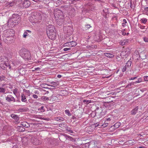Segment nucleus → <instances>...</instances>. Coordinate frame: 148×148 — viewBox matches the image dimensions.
<instances>
[{
	"label": "nucleus",
	"instance_id": "nucleus-1",
	"mask_svg": "<svg viewBox=\"0 0 148 148\" xmlns=\"http://www.w3.org/2000/svg\"><path fill=\"white\" fill-rule=\"evenodd\" d=\"M11 30L9 29L4 31L3 34V38L4 41L6 43H12L13 37L10 32Z\"/></svg>",
	"mask_w": 148,
	"mask_h": 148
},
{
	"label": "nucleus",
	"instance_id": "nucleus-2",
	"mask_svg": "<svg viewBox=\"0 0 148 148\" xmlns=\"http://www.w3.org/2000/svg\"><path fill=\"white\" fill-rule=\"evenodd\" d=\"M21 56L25 60H31V55L29 51L25 49H22L19 51Z\"/></svg>",
	"mask_w": 148,
	"mask_h": 148
},
{
	"label": "nucleus",
	"instance_id": "nucleus-3",
	"mask_svg": "<svg viewBox=\"0 0 148 148\" xmlns=\"http://www.w3.org/2000/svg\"><path fill=\"white\" fill-rule=\"evenodd\" d=\"M12 22L15 23V25L18 24L21 20L20 16L18 14H13L11 18Z\"/></svg>",
	"mask_w": 148,
	"mask_h": 148
},
{
	"label": "nucleus",
	"instance_id": "nucleus-4",
	"mask_svg": "<svg viewBox=\"0 0 148 148\" xmlns=\"http://www.w3.org/2000/svg\"><path fill=\"white\" fill-rule=\"evenodd\" d=\"M132 64V60L130 58L127 61L125 65L122 69V71L124 72L125 71H128L130 69Z\"/></svg>",
	"mask_w": 148,
	"mask_h": 148
},
{
	"label": "nucleus",
	"instance_id": "nucleus-5",
	"mask_svg": "<svg viewBox=\"0 0 148 148\" xmlns=\"http://www.w3.org/2000/svg\"><path fill=\"white\" fill-rule=\"evenodd\" d=\"M63 29L64 32L69 36L71 35L73 33V30L71 26L64 27Z\"/></svg>",
	"mask_w": 148,
	"mask_h": 148
},
{
	"label": "nucleus",
	"instance_id": "nucleus-6",
	"mask_svg": "<svg viewBox=\"0 0 148 148\" xmlns=\"http://www.w3.org/2000/svg\"><path fill=\"white\" fill-rule=\"evenodd\" d=\"M63 12L60 10H57L54 12V15L56 18L62 19L63 18Z\"/></svg>",
	"mask_w": 148,
	"mask_h": 148
},
{
	"label": "nucleus",
	"instance_id": "nucleus-7",
	"mask_svg": "<svg viewBox=\"0 0 148 148\" xmlns=\"http://www.w3.org/2000/svg\"><path fill=\"white\" fill-rule=\"evenodd\" d=\"M32 15L34 16L36 19L37 20V23H39L42 18V14L38 12H32Z\"/></svg>",
	"mask_w": 148,
	"mask_h": 148
},
{
	"label": "nucleus",
	"instance_id": "nucleus-8",
	"mask_svg": "<svg viewBox=\"0 0 148 148\" xmlns=\"http://www.w3.org/2000/svg\"><path fill=\"white\" fill-rule=\"evenodd\" d=\"M130 53V51L129 48L125 49L121 53V55L123 58L124 56L126 58Z\"/></svg>",
	"mask_w": 148,
	"mask_h": 148
},
{
	"label": "nucleus",
	"instance_id": "nucleus-9",
	"mask_svg": "<svg viewBox=\"0 0 148 148\" xmlns=\"http://www.w3.org/2000/svg\"><path fill=\"white\" fill-rule=\"evenodd\" d=\"M49 38L52 40L55 39L56 37V32H49L48 34Z\"/></svg>",
	"mask_w": 148,
	"mask_h": 148
},
{
	"label": "nucleus",
	"instance_id": "nucleus-10",
	"mask_svg": "<svg viewBox=\"0 0 148 148\" xmlns=\"http://www.w3.org/2000/svg\"><path fill=\"white\" fill-rule=\"evenodd\" d=\"M5 100L8 102H15L16 100L14 97L11 95H8L5 98Z\"/></svg>",
	"mask_w": 148,
	"mask_h": 148
},
{
	"label": "nucleus",
	"instance_id": "nucleus-11",
	"mask_svg": "<svg viewBox=\"0 0 148 148\" xmlns=\"http://www.w3.org/2000/svg\"><path fill=\"white\" fill-rule=\"evenodd\" d=\"M47 31H49V32H56L54 26L52 25H49L47 27Z\"/></svg>",
	"mask_w": 148,
	"mask_h": 148
},
{
	"label": "nucleus",
	"instance_id": "nucleus-12",
	"mask_svg": "<svg viewBox=\"0 0 148 148\" xmlns=\"http://www.w3.org/2000/svg\"><path fill=\"white\" fill-rule=\"evenodd\" d=\"M3 65V66H2V67H0L2 69L4 70L7 69V68H8L9 69H10L11 68V66H10V64L7 61H6Z\"/></svg>",
	"mask_w": 148,
	"mask_h": 148
},
{
	"label": "nucleus",
	"instance_id": "nucleus-13",
	"mask_svg": "<svg viewBox=\"0 0 148 148\" xmlns=\"http://www.w3.org/2000/svg\"><path fill=\"white\" fill-rule=\"evenodd\" d=\"M69 10L67 12V13L70 15L73 16L75 14V10L71 6H69Z\"/></svg>",
	"mask_w": 148,
	"mask_h": 148
},
{
	"label": "nucleus",
	"instance_id": "nucleus-14",
	"mask_svg": "<svg viewBox=\"0 0 148 148\" xmlns=\"http://www.w3.org/2000/svg\"><path fill=\"white\" fill-rule=\"evenodd\" d=\"M36 19L33 15H32V13L31 15L29 17V20L32 23H37V21Z\"/></svg>",
	"mask_w": 148,
	"mask_h": 148
},
{
	"label": "nucleus",
	"instance_id": "nucleus-15",
	"mask_svg": "<svg viewBox=\"0 0 148 148\" xmlns=\"http://www.w3.org/2000/svg\"><path fill=\"white\" fill-rule=\"evenodd\" d=\"M22 4L23 7L28 8L30 5V2L28 0H25L22 2Z\"/></svg>",
	"mask_w": 148,
	"mask_h": 148
},
{
	"label": "nucleus",
	"instance_id": "nucleus-16",
	"mask_svg": "<svg viewBox=\"0 0 148 148\" xmlns=\"http://www.w3.org/2000/svg\"><path fill=\"white\" fill-rule=\"evenodd\" d=\"M95 129V126L92 125L86 127V131L89 133L94 131Z\"/></svg>",
	"mask_w": 148,
	"mask_h": 148
},
{
	"label": "nucleus",
	"instance_id": "nucleus-17",
	"mask_svg": "<svg viewBox=\"0 0 148 148\" xmlns=\"http://www.w3.org/2000/svg\"><path fill=\"white\" fill-rule=\"evenodd\" d=\"M8 60V59L5 56L0 57V66L2 67L3 64Z\"/></svg>",
	"mask_w": 148,
	"mask_h": 148
},
{
	"label": "nucleus",
	"instance_id": "nucleus-18",
	"mask_svg": "<svg viewBox=\"0 0 148 148\" xmlns=\"http://www.w3.org/2000/svg\"><path fill=\"white\" fill-rule=\"evenodd\" d=\"M138 106L136 107L131 111V114L132 115H135L137 112L138 109Z\"/></svg>",
	"mask_w": 148,
	"mask_h": 148
},
{
	"label": "nucleus",
	"instance_id": "nucleus-19",
	"mask_svg": "<svg viewBox=\"0 0 148 148\" xmlns=\"http://www.w3.org/2000/svg\"><path fill=\"white\" fill-rule=\"evenodd\" d=\"M122 57H123L121 54L118 55L116 57V60L117 62H121L123 60Z\"/></svg>",
	"mask_w": 148,
	"mask_h": 148
},
{
	"label": "nucleus",
	"instance_id": "nucleus-20",
	"mask_svg": "<svg viewBox=\"0 0 148 148\" xmlns=\"http://www.w3.org/2000/svg\"><path fill=\"white\" fill-rule=\"evenodd\" d=\"M21 100L22 102L27 103V99L24 94H22L21 96Z\"/></svg>",
	"mask_w": 148,
	"mask_h": 148
},
{
	"label": "nucleus",
	"instance_id": "nucleus-21",
	"mask_svg": "<svg viewBox=\"0 0 148 148\" xmlns=\"http://www.w3.org/2000/svg\"><path fill=\"white\" fill-rule=\"evenodd\" d=\"M89 148H98L95 146V144L94 142H89Z\"/></svg>",
	"mask_w": 148,
	"mask_h": 148
},
{
	"label": "nucleus",
	"instance_id": "nucleus-22",
	"mask_svg": "<svg viewBox=\"0 0 148 148\" xmlns=\"http://www.w3.org/2000/svg\"><path fill=\"white\" fill-rule=\"evenodd\" d=\"M21 125L23 127H29L30 125L27 122H23L21 123Z\"/></svg>",
	"mask_w": 148,
	"mask_h": 148
},
{
	"label": "nucleus",
	"instance_id": "nucleus-23",
	"mask_svg": "<svg viewBox=\"0 0 148 148\" xmlns=\"http://www.w3.org/2000/svg\"><path fill=\"white\" fill-rule=\"evenodd\" d=\"M90 144L89 142L83 144L82 145V147L84 148H89Z\"/></svg>",
	"mask_w": 148,
	"mask_h": 148
},
{
	"label": "nucleus",
	"instance_id": "nucleus-24",
	"mask_svg": "<svg viewBox=\"0 0 148 148\" xmlns=\"http://www.w3.org/2000/svg\"><path fill=\"white\" fill-rule=\"evenodd\" d=\"M70 5H64L62 6V8H63V9L67 11V12L68 11V10H69V6H71Z\"/></svg>",
	"mask_w": 148,
	"mask_h": 148
},
{
	"label": "nucleus",
	"instance_id": "nucleus-25",
	"mask_svg": "<svg viewBox=\"0 0 148 148\" xmlns=\"http://www.w3.org/2000/svg\"><path fill=\"white\" fill-rule=\"evenodd\" d=\"M105 55L106 57L109 58H112L114 56L113 55L108 53H105Z\"/></svg>",
	"mask_w": 148,
	"mask_h": 148
},
{
	"label": "nucleus",
	"instance_id": "nucleus-26",
	"mask_svg": "<svg viewBox=\"0 0 148 148\" xmlns=\"http://www.w3.org/2000/svg\"><path fill=\"white\" fill-rule=\"evenodd\" d=\"M93 125H94L95 126V129H97L96 127H100L102 126L101 124V125L100 124V123L99 122H97L96 123H95L94 124H92Z\"/></svg>",
	"mask_w": 148,
	"mask_h": 148
},
{
	"label": "nucleus",
	"instance_id": "nucleus-27",
	"mask_svg": "<svg viewBox=\"0 0 148 148\" xmlns=\"http://www.w3.org/2000/svg\"><path fill=\"white\" fill-rule=\"evenodd\" d=\"M11 117L13 119H16L17 120L19 119L17 115L15 114H12L11 115Z\"/></svg>",
	"mask_w": 148,
	"mask_h": 148
},
{
	"label": "nucleus",
	"instance_id": "nucleus-28",
	"mask_svg": "<svg viewBox=\"0 0 148 148\" xmlns=\"http://www.w3.org/2000/svg\"><path fill=\"white\" fill-rule=\"evenodd\" d=\"M61 19H57V24L59 25H61L62 24V20H61Z\"/></svg>",
	"mask_w": 148,
	"mask_h": 148
},
{
	"label": "nucleus",
	"instance_id": "nucleus-29",
	"mask_svg": "<svg viewBox=\"0 0 148 148\" xmlns=\"http://www.w3.org/2000/svg\"><path fill=\"white\" fill-rule=\"evenodd\" d=\"M49 98L45 96H42L41 97V99L44 101H48L49 100Z\"/></svg>",
	"mask_w": 148,
	"mask_h": 148
},
{
	"label": "nucleus",
	"instance_id": "nucleus-30",
	"mask_svg": "<svg viewBox=\"0 0 148 148\" xmlns=\"http://www.w3.org/2000/svg\"><path fill=\"white\" fill-rule=\"evenodd\" d=\"M120 125L121 124L120 123L117 122L115 123L114 126L115 128H117L120 126Z\"/></svg>",
	"mask_w": 148,
	"mask_h": 148
},
{
	"label": "nucleus",
	"instance_id": "nucleus-31",
	"mask_svg": "<svg viewBox=\"0 0 148 148\" xmlns=\"http://www.w3.org/2000/svg\"><path fill=\"white\" fill-rule=\"evenodd\" d=\"M6 89L3 87L0 88V93H5Z\"/></svg>",
	"mask_w": 148,
	"mask_h": 148
},
{
	"label": "nucleus",
	"instance_id": "nucleus-32",
	"mask_svg": "<svg viewBox=\"0 0 148 148\" xmlns=\"http://www.w3.org/2000/svg\"><path fill=\"white\" fill-rule=\"evenodd\" d=\"M83 102L86 104H87L89 103H90L91 102V100H84L83 101Z\"/></svg>",
	"mask_w": 148,
	"mask_h": 148
},
{
	"label": "nucleus",
	"instance_id": "nucleus-33",
	"mask_svg": "<svg viewBox=\"0 0 148 148\" xmlns=\"http://www.w3.org/2000/svg\"><path fill=\"white\" fill-rule=\"evenodd\" d=\"M5 77L3 75L0 76V82L5 80Z\"/></svg>",
	"mask_w": 148,
	"mask_h": 148
},
{
	"label": "nucleus",
	"instance_id": "nucleus-34",
	"mask_svg": "<svg viewBox=\"0 0 148 148\" xmlns=\"http://www.w3.org/2000/svg\"><path fill=\"white\" fill-rule=\"evenodd\" d=\"M64 112L65 113L67 114L69 116H71V114L69 110H66L64 111Z\"/></svg>",
	"mask_w": 148,
	"mask_h": 148
},
{
	"label": "nucleus",
	"instance_id": "nucleus-35",
	"mask_svg": "<svg viewBox=\"0 0 148 148\" xmlns=\"http://www.w3.org/2000/svg\"><path fill=\"white\" fill-rule=\"evenodd\" d=\"M71 44V42H67L65 44V46H67L69 47H72Z\"/></svg>",
	"mask_w": 148,
	"mask_h": 148
},
{
	"label": "nucleus",
	"instance_id": "nucleus-36",
	"mask_svg": "<svg viewBox=\"0 0 148 148\" xmlns=\"http://www.w3.org/2000/svg\"><path fill=\"white\" fill-rule=\"evenodd\" d=\"M66 130L69 132L72 133H73V131L72 130H71L70 127L68 126H67L66 127Z\"/></svg>",
	"mask_w": 148,
	"mask_h": 148
},
{
	"label": "nucleus",
	"instance_id": "nucleus-37",
	"mask_svg": "<svg viewBox=\"0 0 148 148\" xmlns=\"http://www.w3.org/2000/svg\"><path fill=\"white\" fill-rule=\"evenodd\" d=\"M38 111H40L42 112H44L45 110L44 109V107L43 106H41L40 108L38 109Z\"/></svg>",
	"mask_w": 148,
	"mask_h": 148
},
{
	"label": "nucleus",
	"instance_id": "nucleus-38",
	"mask_svg": "<svg viewBox=\"0 0 148 148\" xmlns=\"http://www.w3.org/2000/svg\"><path fill=\"white\" fill-rule=\"evenodd\" d=\"M51 84L52 85L54 86H58V82H52L51 83Z\"/></svg>",
	"mask_w": 148,
	"mask_h": 148
},
{
	"label": "nucleus",
	"instance_id": "nucleus-39",
	"mask_svg": "<svg viewBox=\"0 0 148 148\" xmlns=\"http://www.w3.org/2000/svg\"><path fill=\"white\" fill-rule=\"evenodd\" d=\"M72 47L75 46L77 44V43L75 41H72L71 42Z\"/></svg>",
	"mask_w": 148,
	"mask_h": 148
},
{
	"label": "nucleus",
	"instance_id": "nucleus-40",
	"mask_svg": "<svg viewBox=\"0 0 148 148\" xmlns=\"http://www.w3.org/2000/svg\"><path fill=\"white\" fill-rule=\"evenodd\" d=\"M147 19L145 18H142L141 19L142 22L143 23L145 24L147 22Z\"/></svg>",
	"mask_w": 148,
	"mask_h": 148
},
{
	"label": "nucleus",
	"instance_id": "nucleus-41",
	"mask_svg": "<svg viewBox=\"0 0 148 148\" xmlns=\"http://www.w3.org/2000/svg\"><path fill=\"white\" fill-rule=\"evenodd\" d=\"M18 128L21 130L22 131H24L25 130V129L22 126H18Z\"/></svg>",
	"mask_w": 148,
	"mask_h": 148
},
{
	"label": "nucleus",
	"instance_id": "nucleus-42",
	"mask_svg": "<svg viewBox=\"0 0 148 148\" xmlns=\"http://www.w3.org/2000/svg\"><path fill=\"white\" fill-rule=\"evenodd\" d=\"M91 27V26L90 25H85V29H88Z\"/></svg>",
	"mask_w": 148,
	"mask_h": 148
},
{
	"label": "nucleus",
	"instance_id": "nucleus-43",
	"mask_svg": "<svg viewBox=\"0 0 148 148\" xmlns=\"http://www.w3.org/2000/svg\"><path fill=\"white\" fill-rule=\"evenodd\" d=\"M99 107H97L96 110H95V111H96V113H97V112H98V113H99H99L100 112H101V109H100L99 110V111H98L99 110Z\"/></svg>",
	"mask_w": 148,
	"mask_h": 148
},
{
	"label": "nucleus",
	"instance_id": "nucleus-44",
	"mask_svg": "<svg viewBox=\"0 0 148 148\" xmlns=\"http://www.w3.org/2000/svg\"><path fill=\"white\" fill-rule=\"evenodd\" d=\"M27 31H25L24 32L23 35V37L24 38H25L27 36Z\"/></svg>",
	"mask_w": 148,
	"mask_h": 148
},
{
	"label": "nucleus",
	"instance_id": "nucleus-45",
	"mask_svg": "<svg viewBox=\"0 0 148 148\" xmlns=\"http://www.w3.org/2000/svg\"><path fill=\"white\" fill-rule=\"evenodd\" d=\"M144 40L146 42H148V38L144 37L143 38Z\"/></svg>",
	"mask_w": 148,
	"mask_h": 148
},
{
	"label": "nucleus",
	"instance_id": "nucleus-46",
	"mask_svg": "<svg viewBox=\"0 0 148 148\" xmlns=\"http://www.w3.org/2000/svg\"><path fill=\"white\" fill-rule=\"evenodd\" d=\"M139 28L142 29H144L145 27V26L142 25L140 24L139 25Z\"/></svg>",
	"mask_w": 148,
	"mask_h": 148
},
{
	"label": "nucleus",
	"instance_id": "nucleus-47",
	"mask_svg": "<svg viewBox=\"0 0 148 148\" xmlns=\"http://www.w3.org/2000/svg\"><path fill=\"white\" fill-rule=\"evenodd\" d=\"M8 3L10 4V6H12L14 5V4H15V3L14 2H9Z\"/></svg>",
	"mask_w": 148,
	"mask_h": 148
},
{
	"label": "nucleus",
	"instance_id": "nucleus-48",
	"mask_svg": "<svg viewBox=\"0 0 148 148\" xmlns=\"http://www.w3.org/2000/svg\"><path fill=\"white\" fill-rule=\"evenodd\" d=\"M120 44L122 46L125 45V43L123 40L120 41Z\"/></svg>",
	"mask_w": 148,
	"mask_h": 148
},
{
	"label": "nucleus",
	"instance_id": "nucleus-49",
	"mask_svg": "<svg viewBox=\"0 0 148 148\" xmlns=\"http://www.w3.org/2000/svg\"><path fill=\"white\" fill-rule=\"evenodd\" d=\"M123 41L125 43V45H127L128 42L127 40H124Z\"/></svg>",
	"mask_w": 148,
	"mask_h": 148
},
{
	"label": "nucleus",
	"instance_id": "nucleus-50",
	"mask_svg": "<svg viewBox=\"0 0 148 148\" xmlns=\"http://www.w3.org/2000/svg\"><path fill=\"white\" fill-rule=\"evenodd\" d=\"M144 79L145 81H148V76H145L144 77Z\"/></svg>",
	"mask_w": 148,
	"mask_h": 148
},
{
	"label": "nucleus",
	"instance_id": "nucleus-51",
	"mask_svg": "<svg viewBox=\"0 0 148 148\" xmlns=\"http://www.w3.org/2000/svg\"><path fill=\"white\" fill-rule=\"evenodd\" d=\"M5 6L6 7L8 8H9L10 7H12L11 6H10V4L8 3H7L5 4Z\"/></svg>",
	"mask_w": 148,
	"mask_h": 148
},
{
	"label": "nucleus",
	"instance_id": "nucleus-52",
	"mask_svg": "<svg viewBox=\"0 0 148 148\" xmlns=\"http://www.w3.org/2000/svg\"><path fill=\"white\" fill-rule=\"evenodd\" d=\"M141 82V80H140V79H138L135 82H134L133 83L134 84V83L136 84L138 83H139Z\"/></svg>",
	"mask_w": 148,
	"mask_h": 148
},
{
	"label": "nucleus",
	"instance_id": "nucleus-53",
	"mask_svg": "<svg viewBox=\"0 0 148 148\" xmlns=\"http://www.w3.org/2000/svg\"><path fill=\"white\" fill-rule=\"evenodd\" d=\"M13 92L14 95H16L17 93V90L16 89H14L13 90Z\"/></svg>",
	"mask_w": 148,
	"mask_h": 148
},
{
	"label": "nucleus",
	"instance_id": "nucleus-54",
	"mask_svg": "<svg viewBox=\"0 0 148 148\" xmlns=\"http://www.w3.org/2000/svg\"><path fill=\"white\" fill-rule=\"evenodd\" d=\"M32 97L35 99H37L38 98V96L35 94H34L32 95Z\"/></svg>",
	"mask_w": 148,
	"mask_h": 148
},
{
	"label": "nucleus",
	"instance_id": "nucleus-55",
	"mask_svg": "<svg viewBox=\"0 0 148 148\" xmlns=\"http://www.w3.org/2000/svg\"><path fill=\"white\" fill-rule=\"evenodd\" d=\"M71 49L70 48H64V51H66L69 50H70Z\"/></svg>",
	"mask_w": 148,
	"mask_h": 148
},
{
	"label": "nucleus",
	"instance_id": "nucleus-56",
	"mask_svg": "<svg viewBox=\"0 0 148 148\" xmlns=\"http://www.w3.org/2000/svg\"><path fill=\"white\" fill-rule=\"evenodd\" d=\"M64 119L63 118H58V121H59V120H60L62 121H63L64 120Z\"/></svg>",
	"mask_w": 148,
	"mask_h": 148
},
{
	"label": "nucleus",
	"instance_id": "nucleus-57",
	"mask_svg": "<svg viewBox=\"0 0 148 148\" xmlns=\"http://www.w3.org/2000/svg\"><path fill=\"white\" fill-rule=\"evenodd\" d=\"M108 124V123H106L103 124L102 125L101 124V125L103 127H105L107 126Z\"/></svg>",
	"mask_w": 148,
	"mask_h": 148
},
{
	"label": "nucleus",
	"instance_id": "nucleus-58",
	"mask_svg": "<svg viewBox=\"0 0 148 148\" xmlns=\"http://www.w3.org/2000/svg\"><path fill=\"white\" fill-rule=\"evenodd\" d=\"M144 144L145 145L148 146V140L147 142H145Z\"/></svg>",
	"mask_w": 148,
	"mask_h": 148
},
{
	"label": "nucleus",
	"instance_id": "nucleus-59",
	"mask_svg": "<svg viewBox=\"0 0 148 148\" xmlns=\"http://www.w3.org/2000/svg\"><path fill=\"white\" fill-rule=\"evenodd\" d=\"M136 77H133L130 78L129 79V80H133L134 79H135L136 78Z\"/></svg>",
	"mask_w": 148,
	"mask_h": 148
},
{
	"label": "nucleus",
	"instance_id": "nucleus-60",
	"mask_svg": "<svg viewBox=\"0 0 148 148\" xmlns=\"http://www.w3.org/2000/svg\"><path fill=\"white\" fill-rule=\"evenodd\" d=\"M123 21L124 22L123 23L125 24H126L127 23V21L125 19H123Z\"/></svg>",
	"mask_w": 148,
	"mask_h": 148
},
{
	"label": "nucleus",
	"instance_id": "nucleus-61",
	"mask_svg": "<svg viewBox=\"0 0 148 148\" xmlns=\"http://www.w3.org/2000/svg\"><path fill=\"white\" fill-rule=\"evenodd\" d=\"M141 116V115L137 114L136 116V117L137 118H138L139 117Z\"/></svg>",
	"mask_w": 148,
	"mask_h": 148
},
{
	"label": "nucleus",
	"instance_id": "nucleus-62",
	"mask_svg": "<svg viewBox=\"0 0 148 148\" xmlns=\"http://www.w3.org/2000/svg\"><path fill=\"white\" fill-rule=\"evenodd\" d=\"M23 110L24 109L22 108H19L18 109V111H24Z\"/></svg>",
	"mask_w": 148,
	"mask_h": 148
},
{
	"label": "nucleus",
	"instance_id": "nucleus-63",
	"mask_svg": "<svg viewBox=\"0 0 148 148\" xmlns=\"http://www.w3.org/2000/svg\"><path fill=\"white\" fill-rule=\"evenodd\" d=\"M34 93L36 94H38V91L37 90H36L34 91Z\"/></svg>",
	"mask_w": 148,
	"mask_h": 148
},
{
	"label": "nucleus",
	"instance_id": "nucleus-64",
	"mask_svg": "<svg viewBox=\"0 0 148 148\" xmlns=\"http://www.w3.org/2000/svg\"><path fill=\"white\" fill-rule=\"evenodd\" d=\"M138 148H145V147L144 146H140L138 147Z\"/></svg>",
	"mask_w": 148,
	"mask_h": 148
}]
</instances>
